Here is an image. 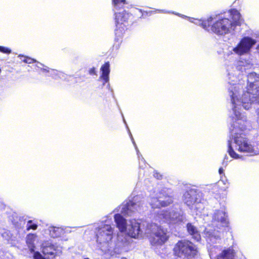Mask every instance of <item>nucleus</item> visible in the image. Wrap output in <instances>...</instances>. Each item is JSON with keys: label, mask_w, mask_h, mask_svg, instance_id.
<instances>
[{"label": "nucleus", "mask_w": 259, "mask_h": 259, "mask_svg": "<svg viewBox=\"0 0 259 259\" xmlns=\"http://www.w3.org/2000/svg\"><path fill=\"white\" fill-rule=\"evenodd\" d=\"M253 64L250 57L241 58L227 68V80L231 98L232 112L230 118L234 120L231 125L245 130L249 121L244 113L241 112L243 102H259V74L251 72L245 76L246 71Z\"/></svg>", "instance_id": "obj_1"}, {"label": "nucleus", "mask_w": 259, "mask_h": 259, "mask_svg": "<svg viewBox=\"0 0 259 259\" xmlns=\"http://www.w3.org/2000/svg\"><path fill=\"white\" fill-rule=\"evenodd\" d=\"M128 233L132 238H149L152 245H162L169 238V234L166 229L155 223L139 220L131 222Z\"/></svg>", "instance_id": "obj_2"}, {"label": "nucleus", "mask_w": 259, "mask_h": 259, "mask_svg": "<svg viewBox=\"0 0 259 259\" xmlns=\"http://www.w3.org/2000/svg\"><path fill=\"white\" fill-rule=\"evenodd\" d=\"M230 139L228 141V152L230 156L234 159L241 158L235 150L244 153L247 155L253 156L259 154V148L253 145L245 137L239 126L231 125Z\"/></svg>", "instance_id": "obj_3"}, {"label": "nucleus", "mask_w": 259, "mask_h": 259, "mask_svg": "<svg viewBox=\"0 0 259 259\" xmlns=\"http://www.w3.org/2000/svg\"><path fill=\"white\" fill-rule=\"evenodd\" d=\"M203 235L207 243V247L210 258L215 259H235V252L232 247H230L222 251L218 255L217 254L221 250L220 246L213 245L221 240L220 232L210 228H206Z\"/></svg>", "instance_id": "obj_4"}, {"label": "nucleus", "mask_w": 259, "mask_h": 259, "mask_svg": "<svg viewBox=\"0 0 259 259\" xmlns=\"http://www.w3.org/2000/svg\"><path fill=\"white\" fill-rule=\"evenodd\" d=\"M228 14L231 19L227 18L219 19L211 25L212 32L218 35L234 33L236 26L240 25V14L234 9L230 10Z\"/></svg>", "instance_id": "obj_5"}, {"label": "nucleus", "mask_w": 259, "mask_h": 259, "mask_svg": "<svg viewBox=\"0 0 259 259\" xmlns=\"http://www.w3.org/2000/svg\"><path fill=\"white\" fill-rule=\"evenodd\" d=\"M114 20L115 24V34L116 39L121 37L126 28L127 20L130 15L124 10L118 12L126 4L125 0H112Z\"/></svg>", "instance_id": "obj_6"}, {"label": "nucleus", "mask_w": 259, "mask_h": 259, "mask_svg": "<svg viewBox=\"0 0 259 259\" xmlns=\"http://www.w3.org/2000/svg\"><path fill=\"white\" fill-rule=\"evenodd\" d=\"M110 221L106 220L104 224H102L98 228L96 232L97 242L98 247L103 251L106 252L109 250L110 241L114 234V226L109 224Z\"/></svg>", "instance_id": "obj_7"}, {"label": "nucleus", "mask_w": 259, "mask_h": 259, "mask_svg": "<svg viewBox=\"0 0 259 259\" xmlns=\"http://www.w3.org/2000/svg\"><path fill=\"white\" fill-rule=\"evenodd\" d=\"M183 201L196 215L200 214L205 207L202 194L194 189L185 193Z\"/></svg>", "instance_id": "obj_8"}, {"label": "nucleus", "mask_w": 259, "mask_h": 259, "mask_svg": "<svg viewBox=\"0 0 259 259\" xmlns=\"http://www.w3.org/2000/svg\"><path fill=\"white\" fill-rule=\"evenodd\" d=\"M144 201L140 195L135 196L118 208V211L125 216L132 217L143 210Z\"/></svg>", "instance_id": "obj_9"}, {"label": "nucleus", "mask_w": 259, "mask_h": 259, "mask_svg": "<svg viewBox=\"0 0 259 259\" xmlns=\"http://www.w3.org/2000/svg\"><path fill=\"white\" fill-rule=\"evenodd\" d=\"M175 256L182 259H193L198 253L197 247L187 240L178 241L174 248Z\"/></svg>", "instance_id": "obj_10"}, {"label": "nucleus", "mask_w": 259, "mask_h": 259, "mask_svg": "<svg viewBox=\"0 0 259 259\" xmlns=\"http://www.w3.org/2000/svg\"><path fill=\"white\" fill-rule=\"evenodd\" d=\"M171 194V190L167 188L160 191L154 190L150 194L148 201L152 208L166 206L173 201Z\"/></svg>", "instance_id": "obj_11"}, {"label": "nucleus", "mask_w": 259, "mask_h": 259, "mask_svg": "<svg viewBox=\"0 0 259 259\" xmlns=\"http://www.w3.org/2000/svg\"><path fill=\"white\" fill-rule=\"evenodd\" d=\"M256 43L255 39L249 36H244L237 45L232 49V51L239 56L243 55L249 53Z\"/></svg>", "instance_id": "obj_12"}, {"label": "nucleus", "mask_w": 259, "mask_h": 259, "mask_svg": "<svg viewBox=\"0 0 259 259\" xmlns=\"http://www.w3.org/2000/svg\"><path fill=\"white\" fill-rule=\"evenodd\" d=\"M156 11L158 12L163 13H172L183 18H187L190 22L193 23L196 25L201 26L203 29L208 31L209 30V26L211 24L212 21L213 20V18L212 17L208 18L206 20L195 19L193 18L189 17L185 15L181 14L178 13H175L174 12H171L164 10H157Z\"/></svg>", "instance_id": "obj_13"}, {"label": "nucleus", "mask_w": 259, "mask_h": 259, "mask_svg": "<svg viewBox=\"0 0 259 259\" xmlns=\"http://www.w3.org/2000/svg\"><path fill=\"white\" fill-rule=\"evenodd\" d=\"M158 214L159 219L166 222L175 223L179 222H183L184 219V217L182 214L174 210L164 212L162 211L158 213Z\"/></svg>", "instance_id": "obj_14"}, {"label": "nucleus", "mask_w": 259, "mask_h": 259, "mask_svg": "<svg viewBox=\"0 0 259 259\" xmlns=\"http://www.w3.org/2000/svg\"><path fill=\"white\" fill-rule=\"evenodd\" d=\"M42 252L45 255L51 256L54 258L56 256L60 255L62 253V247L56 245L50 242H46L42 245Z\"/></svg>", "instance_id": "obj_15"}, {"label": "nucleus", "mask_w": 259, "mask_h": 259, "mask_svg": "<svg viewBox=\"0 0 259 259\" xmlns=\"http://www.w3.org/2000/svg\"><path fill=\"white\" fill-rule=\"evenodd\" d=\"M213 222H218L222 227H228L229 222L225 209L216 210L212 217Z\"/></svg>", "instance_id": "obj_16"}, {"label": "nucleus", "mask_w": 259, "mask_h": 259, "mask_svg": "<svg viewBox=\"0 0 259 259\" xmlns=\"http://www.w3.org/2000/svg\"><path fill=\"white\" fill-rule=\"evenodd\" d=\"M114 221L116 223L117 228L121 232H126L127 234L131 236L128 233L129 227L131 225V222L136 221L135 219L131 220L130 224H127L126 220L119 213H116L114 215Z\"/></svg>", "instance_id": "obj_17"}, {"label": "nucleus", "mask_w": 259, "mask_h": 259, "mask_svg": "<svg viewBox=\"0 0 259 259\" xmlns=\"http://www.w3.org/2000/svg\"><path fill=\"white\" fill-rule=\"evenodd\" d=\"M101 75L100 77V79L103 80V84L109 82L110 73V64L109 62H106L101 67Z\"/></svg>", "instance_id": "obj_18"}, {"label": "nucleus", "mask_w": 259, "mask_h": 259, "mask_svg": "<svg viewBox=\"0 0 259 259\" xmlns=\"http://www.w3.org/2000/svg\"><path fill=\"white\" fill-rule=\"evenodd\" d=\"M35 66L42 72L49 73V75L55 79H58L59 71L49 68L41 63H37Z\"/></svg>", "instance_id": "obj_19"}, {"label": "nucleus", "mask_w": 259, "mask_h": 259, "mask_svg": "<svg viewBox=\"0 0 259 259\" xmlns=\"http://www.w3.org/2000/svg\"><path fill=\"white\" fill-rule=\"evenodd\" d=\"M186 228L188 234L191 236L194 240L196 241L200 240L201 236L196 227L192 223H188L186 225Z\"/></svg>", "instance_id": "obj_20"}, {"label": "nucleus", "mask_w": 259, "mask_h": 259, "mask_svg": "<svg viewBox=\"0 0 259 259\" xmlns=\"http://www.w3.org/2000/svg\"><path fill=\"white\" fill-rule=\"evenodd\" d=\"M50 236L52 238L61 237L65 233L64 228L62 227H56L50 226L48 229Z\"/></svg>", "instance_id": "obj_21"}, {"label": "nucleus", "mask_w": 259, "mask_h": 259, "mask_svg": "<svg viewBox=\"0 0 259 259\" xmlns=\"http://www.w3.org/2000/svg\"><path fill=\"white\" fill-rule=\"evenodd\" d=\"M123 122H124V123L125 124V125L126 126V128H127V130L128 131L129 135H130V136L131 137V140L132 141V142H133V144H134V146L135 147V149H136V150L137 151L138 157V159H139V166H140V167L141 168H144L145 167L143 166V164L145 166H146V164L145 163V160L144 159V158L142 157V155L140 154L139 151V150L138 149V147H137V145L136 144V143H135V141L134 140V138H133V136L132 135V134H131V132H130V131L129 130L127 124H126V121H125V119L123 118Z\"/></svg>", "instance_id": "obj_22"}, {"label": "nucleus", "mask_w": 259, "mask_h": 259, "mask_svg": "<svg viewBox=\"0 0 259 259\" xmlns=\"http://www.w3.org/2000/svg\"><path fill=\"white\" fill-rule=\"evenodd\" d=\"M243 106H241V109L242 107L246 110L253 109L256 113L257 118L259 119V102L257 103H254L253 102H249V103L248 102H243ZM241 112L243 113L241 109ZM244 114H245L244 112ZM244 115L246 116L245 114Z\"/></svg>", "instance_id": "obj_23"}, {"label": "nucleus", "mask_w": 259, "mask_h": 259, "mask_svg": "<svg viewBox=\"0 0 259 259\" xmlns=\"http://www.w3.org/2000/svg\"><path fill=\"white\" fill-rule=\"evenodd\" d=\"M36 235L34 234H29L26 238V243L29 248V250L33 252L35 249V242L36 239Z\"/></svg>", "instance_id": "obj_24"}, {"label": "nucleus", "mask_w": 259, "mask_h": 259, "mask_svg": "<svg viewBox=\"0 0 259 259\" xmlns=\"http://www.w3.org/2000/svg\"><path fill=\"white\" fill-rule=\"evenodd\" d=\"M4 239L6 240L9 243L14 245L16 244V236L12 234L10 231H5L2 234Z\"/></svg>", "instance_id": "obj_25"}, {"label": "nucleus", "mask_w": 259, "mask_h": 259, "mask_svg": "<svg viewBox=\"0 0 259 259\" xmlns=\"http://www.w3.org/2000/svg\"><path fill=\"white\" fill-rule=\"evenodd\" d=\"M26 227L27 231L31 229L35 230L37 228V225L33 220H29L27 223Z\"/></svg>", "instance_id": "obj_26"}, {"label": "nucleus", "mask_w": 259, "mask_h": 259, "mask_svg": "<svg viewBox=\"0 0 259 259\" xmlns=\"http://www.w3.org/2000/svg\"><path fill=\"white\" fill-rule=\"evenodd\" d=\"M0 52L7 54H9L11 53V50L5 47L0 46Z\"/></svg>", "instance_id": "obj_27"}, {"label": "nucleus", "mask_w": 259, "mask_h": 259, "mask_svg": "<svg viewBox=\"0 0 259 259\" xmlns=\"http://www.w3.org/2000/svg\"><path fill=\"white\" fill-rule=\"evenodd\" d=\"M34 259H46L38 252H35L33 254Z\"/></svg>", "instance_id": "obj_28"}, {"label": "nucleus", "mask_w": 259, "mask_h": 259, "mask_svg": "<svg viewBox=\"0 0 259 259\" xmlns=\"http://www.w3.org/2000/svg\"><path fill=\"white\" fill-rule=\"evenodd\" d=\"M67 77V75L64 73L59 71L58 72V78H60L62 79H66Z\"/></svg>", "instance_id": "obj_29"}, {"label": "nucleus", "mask_w": 259, "mask_h": 259, "mask_svg": "<svg viewBox=\"0 0 259 259\" xmlns=\"http://www.w3.org/2000/svg\"><path fill=\"white\" fill-rule=\"evenodd\" d=\"M34 62H36L37 64V63H39L38 62H37L36 60L32 59V58H31L30 57H27V60L26 61V63H27V64H31L32 63H34Z\"/></svg>", "instance_id": "obj_30"}, {"label": "nucleus", "mask_w": 259, "mask_h": 259, "mask_svg": "<svg viewBox=\"0 0 259 259\" xmlns=\"http://www.w3.org/2000/svg\"><path fill=\"white\" fill-rule=\"evenodd\" d=\"M18 57L20 58L22 61L26 63V61L27 60V57L24 56L23 55H19Z\"/></svg>", "instance_id": "obj_31"}, {"label": "nucleus", "mask_w": 259, "mask_h": 259, "mask_svg": "<svg viewBox=\"0 0 259 259\" xmlns=\"http://www.w3.org/2000/svg\"><path fill=\"white\" fill-rule=\"evenodd\" d=\"M153 176L155 178H157V179H160L161 178V175H160L157 172L154 171Z\"/></svg>", "instance_id": "obj_32"}, {"label": "nucleus", "mask_w": 259, "mask_h": 259, "mask_svg": "<svg viewBox=\"0 0 259 259\" xmlns=\"http://www.w3.org/2000/svg\"><path fill=\"white\" fill-rule=\"evenodd\" d=\"M89 73L91 75H93L96 74V71L95 68H92L89 70Z\"/></svg>", "instance_id": "obj_33"}, {"label": "nucleus", "mask_w": 259, "mask_h": 259, "mask_svg": "<svg viewBox=\"0 0 259 259\" xmlns=\"http://www.w3.org/2000/svg\"><path fill=\"white\" fill-rule=\"evenodd\" d=\"M219 174L220 175L223 174H224V169H223V168L222 167H220L219 168Z\"/></svg>", "instance_id": "obj_34"}, {"label": "nucleus", "mask_w": 259, "mask_h": 259, "mask_svg": "<svg viewBox=\"0 0 259 259\" xmlns=\"http://www.w3.org/2000/svg\"><path fill=\"white\" fill-rule=\"evenodd\" d=\"M227 159V156H226L224 158V161H223V164H225V165H227V163L228 162L227 160H226Z\"/></svg>", "instance_id": "obj_35"}, {"label": "nucleus", "mask_w": 259, "mask_h": 259, "mask_svg": "<svg viewBox=\"0 0 259 259\" xmlns=\"http://www.w3.org/2000/svg\"><path fill=\"white\" fill-rule=\"evenodd\" d=\"M121 259H126V258H124V257H122L121 258Z\"/></svg>", "instance_id": "obj_36"}]
</instances>
